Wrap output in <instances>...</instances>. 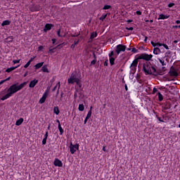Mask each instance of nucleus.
<instances>
[{"label":"nucleus","mask_w":180,"mask_h":180,"mask_svg":"<svg viewBox=\"0 0 180 180\" xmlns=\"http://www.w3.org/2000/svg\"><path fill=\"white\" fill-rule=\"evenodd\" d=\"M52 41H53V44H54V43H56V39H52Z\"/></svg>","instance_id":"obj_61"},{"label":"nucleus","mask_w":180,"mask_h":180,"mask_svg":"<svg viewBox=\"0 0 180 180\" xmlns=\"http://www.w3.org/2000/svg\"><path fill=\"white\" fill-rule=\"evenodd\" d=\"M70 47H71V49H75V44H72Z\"/></svg>","instance_id":"obj_55"},{"label":"nucleus","mask_w":180,"mask_h":180,"mask_svg":"<svg viewBox=\"0 0 180 180\" xmlns=\"http://www.w3.org/2000/svg\"><path fill=\"white\" fill-rule=\"evenodd\" d=\"M151 44L152 46H153V47H155L157 45H155V43H154V41H151Z\"/></svg>","instance_id":"obj_53"},{"label":"nucleus","mask_w":180,"mask_h":180,"mask_svg":"<svg viewBox=\"0 0 180 180\" xmlns=\"http://www.w3.org/2000/svg\"><path fill=\"white\" fill-rule=\"evenodd\" d=\"M158 96L159 102H162V101L164 100V97L162 96V94H161L160 92H158Z\"/></svg>","instance_id":"obj_20"},{"label":"nucleus","mask_w":180,"mask_h":180,"mask_svg":"<svg viewBox=\"0 0 180 180\" xmlns=\"http://www.w3.org/2000/svg\"><path fill=\"white\" fill-rule=\"evenodd\" d=\"M108 16V14L103 15L100 18V20H105V19H106V17Z\"/></svg>","instance_id":"obj_31"},{"label":"nucleus","mask_w":180,"mask_h":180,"mask_svg":"<svg viewBox=\"0 0 180 180\" xmlns=\"http://www.w3.org/2000/svg\"><path fill=\"white\" fill-rule=\"evenodd\" d=\"M47 137H49V131H46L44 136V139H47Z\"/></svg>","instance_id":"obj_46"},{"label":"nucleus","mask_w":180,"mask_h":180,"mask_svg":"<svg viewBox=\"0 0 180 180\" xmlns=\"http://www.w3.org/2000/svg\"><path fill=\"white\" fill-rule=\"evenodd\" d=\"M159 61L160 63V64H162V67L167 65V62L165 61L164 59H159Z\"/></svg>","instance_id":"obj_22"},{"label":"nucleus","mask_w":180,"mask_h":180,"mask_svg":"<svg viewBox=\"0 0 180 180\" xmlns=\"http://www.w3.org/2000/svg\"><path fill=\"white\" fill-rule=\"evenodd\" d=\"M139 60H140V58H139L136 59H134V60L131 64V67H136L137 68V64H139Z\"/></svg>","instance_id":"obj_11"},{"label":"nucleus","mask_w":180,"mask_h":180,"mask_svg":"<svg viewBox=\"0 0 180 180\" xmlns=\"http://www.w3.org/2000/svg\"><path fill=\"white\" fill-rule=\"evenodd\" d=\"M124 88H125V91H128L129 90V89L127 88V84L124 85Z\"/></svg>","instance_id":"obj_57"},{"label":"nucleus","mask_w":180,"mask_h":180,"mask_svg":"<svg viewBox=\"0 0 180 180\" xmlns=\"http://www.w3.org/2000/svg\"><path fill=\"white\" fill-rule=\"evenodd\" d=\"M23 123V118H20L15 122L16 126H20Z\"/></svg>","instance_id":"obj_17"},{"label":"nucleus","mask_w":180,"mask_h":180,"mask_svg":"<svg viewBox=\"0 0 180 180\" xmlns=\"http://www.w3.org/2000/svg\"><path fill=\"white\" fill-rule=\"evenodd\" d=\"M91 116H92V111H91V110H89L88 112V114L86 117V119H89L91 117Z\"/></svg>","instance_id":"obj_28"},{"label":"nucleus","mask_w":180,"mask_h":180,"mask_svg":"<svg viewBox=\"0 0 180 180\" xmlns=\"http://www.w3.org/2000/svg\"><path fill=\"white\" fill-rule=\"evenodd\" d=\"M126 46L124 45H122V44H119L116 46V50H115V53H117L116 57H117V56H119V54H120L121 51H126Z\"/></svg>","instance_id":"obj_4"},{"label":"nucleus","mask_w":180,"mask_h":180,"mask_svg":"<svg viewBox=\"0 0 180 180\" xmlns=\"http://www.w3.org/2000/svg\"><path fill=\"white\" fill-rule=\"evenodd\" d=\"M9 79H11V77H8L7 79H4V82H6V81H9Z\"/></svg>","instance_id":"obj_56"},{"label":"nucleus","mask_w":180,"mask_h":180,"mask_svg":"<svg viewBox=\"0 0 180 180\" xmlns=\"http://www.w3.org/2000/svg\"><path fill=\"white\" fill-rule=\"evenodd\" d=\"M46 143H47V139L44 138V139L42 140V144H43V146H45Z\"/></svg>","instance_id":"obj_35"},{"label":"nucleus","mask_w":180,"mask_h":180,"mask_svg":"<svg viewBox=\"0 0 180 180\" xmlns=\"http://www.w3.org/2000/svg\"><path fill=\"white\" fill-rule=\"evenodd\" d=\"M56 48H50L49 49V53H56Z\"/></svg>","instance_id":"obj_32"},{"label":"nucleus","mask_w":180,"mask_h":180,"mask_svg":"<svg viewBox=\"0 0 180 180\" xmlns=\"http://www.w3.org/2000/svg\"><path fill=\"white\" fill-rule=\"evenodd\" d=\"M58 127V130L60 133V135H62L63 133H64V129H63V127H61V124H59Z\"/></svg>","instance_id":"obj_25"},{"label":"nucleus","mask_w":180,"mask_h":180,"mask_svg":"<svg viewBox=\"0 0 180 180\" xmlns=\"http://www.w3.org/2000/svg\"><path fill=\"white\" fill-rule=\"evenodd\" d=\"M51 27H53V25L51 24H46L44 27V32H47L49 30H51Z\"/></svg>","instance_id":"obj_10"},{"label":"nucleus","mask_w":180,"mask_h":180,"mask_svg":"<svg viewBox=\"0 0 180 180\" xmlns=\"http://www.w3.org/2000/svg\"><path fill=\"white\" fill-rule=\"evenodd\" d=\"M127 30H133V27H126Z\"/></svg>","instance_id":"obj_51"},{"label":"nucleus","mask_w":180,"mask_h":180,"mask_svg":"<svg viewBox=\"0 0 180 180\" xmlns=\"http://www.w3.org/2000/svg\"><path fill=\"white\" fill-rule=\"evenodd\" d=\"M26 85H27V82L22 83L19 86H18L16 84H14L9 87L8 92H9L11 96H13V94H16V92L20 91V89H22L24 86H26Z\"/></svg>","instance_id":"obj_2"},{"label":"nucleus","mask_w":180,"mask_h":180,"mask_svg":"<svg viewBox=\"0 0 180 180\" xmlns=\"http://www.w3.org/2000/svg\"><path fill=\"white\" fill-rule=\"evenodd\" d=\"M108 63H109V60H106L104 63V65H105L106 67H108Z\"/></svg>","instance_id":"obj_45"},{"label":"nucleus","mask_w":180,"mask_h":180,"mask_svg":"<svg viewBox=\"0 0 180 180\" xmlns=\"http://www.w3.org/2000/svg\"><path fill=\"white\" fill-rule=\"evenodd\" d=\"M167 68L165 67L162 68V70H157L155 68V66L152 65L150 63H145L143 65V70L144 74L146 75H154L155 77H157L158 75H164V71H165Z\"/></svg>","instance_id":"obj_1"},{"label":"nucleus","mask_w":180,"mask_h":180,"mask_svg":"<svg viewBox=\"0 0 180 180\" xmlns=\"http://www.w3.org/2000/svg\"><path fill=\"white\" fill-rule=\"evenodd\" d=\"M158 120H159V122H162V123H164V120L161 119V117H158Z\"/></svg>","instance_id":"obj_48"},{"label":"nucleus","mask_w":180,"mask_h":180,"mask_svg":"<svg viewBox=\"0 0 180 180\" xmlns=\"http://www.w3.org/2000/svg\"><path fill=\"white\" fill-rule=\"evenodd\" d=\"M37 82H39V80L34 79V80L31 81L30 83V88H34V86H36V84H37Z\"/></svg>","instance_id":"obj_9"},{"label":"nucleus","mask_w":180,"mask_h":180,"mask_svg":"<svg viewBox=\"0 0 180 180\" xmlns=\"http://www.w3.org/2000/svg\"><path fill=\"white\" fill-rule=\"evenodd\" d=\"M163 44H161L160 42H158L155 44V46H158L159 47H161V46H162Z\"/></svg>","instance_id":"obj_43"},{"label":"nucleus","mask_w":180,"mask_h":180,"mask_svg":"<svg viewBox=\"0 0 180 180\" xmlns=\"http://www.w3.org/2000/svg\"><path fill=\"white\" fill-rule=\"evenodd\" d=\"M176 23L177 25H179L180 20H176Z\"/></svg>","instance_id":"obj_60"},{"label":"nucleus","mask_w":180,"mask_h":180,"mask_svg":"<svg viewBox=\"0 0 180 180\" xmlns=\"http://www.w3.org/2000/svg\"><path fill=\"white\" fill-rule=\"evenodd\" d=\"M8 25H11V21H9V20H4L1 23V26H8Z\"/></svg>","instance_id":"obj_21"},{"label":"nucleus","mask_w":180,"mask_h":180,"mask_svg":"<svg viewBox=\"0 0 180 180\" xmlns=\"http://www.w3.org/2000/svg\"><path fill=\"white\" fill-rule=\"evenodd\" d=\"M43 64H44V62L39 63L37 65H35V70H39V68H41V67H43Z\"/></svg>","instance_id":"obj_14"},{"label":"nucleus","mask_w":180,"mask_h":180,"mask_svg":"<svg viewBox=\"0 0 180 180\" xmlns=\"http://www.w3.org/2000/svg\"><path fill=\"white\" fill-rule=\"evenodd\" d=\"M91 65H95V64H96V59L93 60L91 61Z\"/></svg>","instance_id":"obj_40"},{"label":"nucleus","mask_w":180,"mask_h":180,"mask_svg":"<svg viewBox=\"0 0 180 180\" xmlns=\"http://www.w3.org/2000/svg\"><path fill=\"white\" fill-rule=\"evenodd\" d=\"M13 64H18V63H20V60H13Z\"/></svg>","instance_id":"obj_38"},{"label":"nucleus","mask_w":180,"mask_h":180,"mask_svg":"<svg viewBox=\"0 0 180 180\" xmlns=\"http://www.w3.org/2000/svg\"><path fill=\"white\" fill-rule=\"evenodd\" d=\"M103 151H106V148L105 146L103 148Z\"/></svg>","instance_id":"obj_63"},{"label":"nucleus","mask_w":180,"mask_h":180,"mask_svg":"<svg viewBox=\"0 0 180 180\" xmlns=\"http://www.w3.org/2000/svg\"><path fill=\"white\" fill-rule=\"evenodd\" d=\"M132 53H139V50L136 49V48L131 49Z\"/></svg>","instance_id":"obj_37"},{"label":"nucleus","mask_w":180,"mask_h":180,"mask_svg":"<svg viewBox=\"0 0 180 180\" xmlns=\"http://www.w3.org/2000/svg\"><path fill=\"white\" fill-rule=\"evenodd\" d=\"M18 67H19V65L8 68V69H6V72H11L13 71L14 70H16V68H18Z\"/></svg>","instance_id":"obj_16"},{"label":"nucleus","mask_w":180,"mask_h":180,"mask_svg":"<svg viewBox=\"0 0 180 180\" xmlns=\"http://www.w3.org/2000/svg\"><path fill=\"white\" fill-rule=\"evenodd\" d=\"M53 113H55L56 115H58L60 113V110L58 109V107H54Z\"/></svg>","instance_id":"obj_23"},{"label":"nucleus","mask_w":180,"mask_h":180,"mask_svg":"<svg viewBox=\"0 0 180 180\" xmlns=\"http://www.w3.org/2000/svg\"><path fill=\"white\" fill-rule=\"evenodd\" d=\"M30 65V62H27L26 65H24V68H27Z\"/></svg>","instance_id":"obj_41"},{"label":"nucleus","mask_w":180,"mask_h":180,"mask_svg":"<svg viewBox=\"0 0 180 180\" xmlns=\"http://www.w3.org/2000/svg\"><path fill=\"white\" fill-rule=\"evenodd\" d=\"M110 58V64L111 65H113L115 64V58L113 57H110L109 58Z\"/></svg>","instance_id":"obj_27"},{"label":"nucleus","mask_w":180,"mask_h":180,"mask_svg":"<svg viewBox=\"0 0 180 180\" xmlns=\"http://www.w3.org/2000/svg\"><path fill=\"white\" fill-rule=\"evenodd\" d=\"M68 84H75V82H76L77 85H78L79 88L82 87V84H81V80L78 79V77H77V75L74 73L72 74V75L70 76V78L68 79Z\"/></svg>","instance_id":"obj_3"},{"label":"nucleus","mask_w":180,"mask_h":180,"mask_svg":"<svg viewBox=\"0 0 180 180\" xmlns=\"http://www.w3.org/2000/svg\"><path fill=\"white\" fill-rule=\"evenodd\" d=\"M78 148H79V144L76 143L75 145H73L72 143H70V149L71 154H74Z\"/></svg>","instance_id":"obj_6"},{"label":"nucleus","mask_w":180,"mask_h":180,"mask_svg":"<svg viewBox=\"0 0 180 180\" xmlns=\"http://www.w3.org/2000/svg\"><path fill=\"white\" fill-rule=\"evenodd\" d=\"M11 96H11V94L8 92L7 94H6L4 96H3V97L1 98V100H2V101H5V100L8 99V98H11Z\"/></svg>","instance_id":"obj_18"},{"label":"nucleus","mask_w":180,"mask_h":180,"mask_svg":"<svg viewBox=\"0 0 180 180\" xmlns=\"http://www.w3.org/2000/svg\"><path fill=\"white\" fill-rule=\"evenodd\" d=\"M97 34H91V39H94V37H96Z\"/></svg>","instance_id":"obj_42"},{"label":"nucleus","mask_w":180,"mask_h":180,"mask_svg":"<svg viewBox=\"0 0 180 180\" xmlns=\"http://www.w3.org/2000/svg\"><path fill=\"white\" fill-rule=\"evenodd\" d=\"M112 56H115V53L113 51H111L110 53H109V58L112 57Z\"/></svg>","instance_id":"obj_44"},{"label":"nucleus","mask_w":180,"mask_h":180,"mask_svg":"<svg viewBox=\"0 0 180 180\" xmlns=\"http://www.w3.org/2000/svg\"><path fill=\"white\" fill-rule=\"evenodd\" d=\"M168 18H169V15H165L164 14H160L159 17H158V20H160V19H162V20L168 19Z\"/></svg>","instance_id":"obj_12"},{"label":"nucleus","mask_w":180,"mask_h":180,"mask_svg":"<svg viewBox=\"0 0 180 180\" xmlns=\"http://www.w3.org/2000/svg\"><path fill=\"white\" fill-rule=\"evenodd\" d=\"M169 74H170V75L172 77H178V72L176 71L175 68H174V66H172L170 68V70L169 72Z\"/></svg>","instance_id":"obj_7"},{"label":"nucleus","mask_w":180,"mask_h":180,"mask_svg":"<svg viewBox=\"0 0 180 180\" xmlns=\"http://www.w3.org/2000/svg\"><path fill=\"white\" fill-rule=\"evenodd\" d=\"M158 89H157L156 88H153V94H155V92H158Z\"/></svg>","instance_id":"obj_47"},{"label":"nucleus","mask_w":180,"mask_h":180,"mask_svg":"<svg viewBox=\"0 0 180 180\" xmlns=\"http://www.w3.org/2000/svg\"><path fill=\"white\" fill-rule=\"evenodd\" d=\"M111 8H112V6L110 5H105L103 6V9L106 11L107 9H110Z\"/></svg>","instance_id":"obj_29"},{"label":"nucleus","mask_w":180,"mask_h":180,"mask_svg":"<svg viewBox=\"0 0 180 180\" xmlns=\"http://www.w3.org/2000/svg\"><path fill=\"white\" fill-rule=\"evenodd\" d=\"M57 86H58V89H60V82H58L56 86L52 89L53 92H54L57 89Z\"/></svg>","instance_id":"obj_30"},{"label":"nucleus","mask_w":180,"mask_h":180,"mask_svg":"<svg viewBox=\"0 0 180 180\" xmlns=\"http://www.w3.org/2000/svg\"><path fill=\"white\" fill-rule=\"evenodd\" d=\"M136 15H141V11H136Z\"/></svg>","instance_id":"obj_52"},{"label":"nucleus","mask_w":180,"mask_h":180,"mask_svg":"<svg viewBox=\"0 0 180 180\" xmlns=\"http://www.w3.org/2000/svg\"><path fill=\"white\" fill-rule=\"evenodd\" d=\"M144 41L147 42V37H145Z\"/></svg>","instance_id":"obj_64"},{"label":"nucleus","mask_w":180,"mask_h":180,"mask_svg":"<svg viewBox=\"0 0 180 180\" xmlns=\"http://www.w3.org/2000/svg\"><path fill=\"white\" fill-rule=\"evenodd\" d=\"M78 109L80 112H84V109H85V108L84 107V104L79 105Z\"/></svg>","instance_id":"obj_26"},{"label":"nucleus","mask_w":180,"mask_h":180,"mask_svg":"<svg viewBox=\"0 0 180 180\" xmlns=\"http://www.w3.org/2000/svg\"><path fill=\"white\" fill-rule=\"evenodd\" d=\"M49 89L46 90V91L44 92V94L42 96V98L44 99H45V100L47 99V96H49Z\"/></svg>","instance_id":"obj_19"},{"label":"nucleus","mask_w":180,"mask_h":180,"mask_svg":"<svg viewBox=\"0 0 180 180\" xmlns=\"http://www.w3.org/2000/svg\"><path fill=\"white\" fill-rule=\"evenodd\" d=\"M44 102H46V99L41 97L39 100V103H44Z\"/></svg>","instance_id":"obj_33"},{"label":"nucleus","mask_w":180,"mask_h":180,"mask_svg":"<svg viewBox=\"0 0 180 180\" xmlns=\"http://www.w3.org/2000/svg\"><path fill=\"white\" fill-rule=\"evenodd\" d=\"M34 58H36V57H34V58H31L30 60L28 61V63H32V61H33V60H34Z\"/></svg>","instance_id":"obj_49"},{"label":"nucleus","mask_w":180,"mask_h":180,"mask_svg":"<svg viewBox=\"0 0 180 180\" xmlns=\"http://www.w3.org/2000/svg\"><path fill=\"white\" fill-rule=\"evenodd\" d=\"M53 165H55V167H63V162H61V160H60L59 159L56 158L53 162Z\"/></svg>","instance_id":"obj_8"},{"label":"nucleus","mask_w":180,"mask_h":180,"mask_svg":"<svg viewBox=\"0 0 180 180\" xmlns=\"http://www.w3.org/2000/svg\"><path fill=\"white\" fill-rule=\"evenodd\" d=\"M42 49H43V46H39L38 48L39 51H41Z\"/></svg>","instance_id":"obj_50"},{"label":"nucleus","mask_w":180,"mask_h":180,"mask_svg":"<svg viewBox=\"0 0 180 180\" xmlns=\"http://www.w3.org/2000/svg\"><path fill=\"white\" fill-rule=\"evenodd\" d=\"M162 46L165 47V49H166V50H169V47H168L167 44H162Z\"/></svg>","instance_id":"obj_39"},{"label":"nucleus","mask_w":180,"mask_h":180,"mask_svg":"<svg viewBox=\"0 0 180 180\" xmlns=\"http://www.w3.org/2000/svg\"><path fill=\"white\" fill-rule=\"evenodd\" d=\"M4 82H5V81H1V82H0V85H2V84H4Z\"/></svg>","instance_id":"obj_62"},{"label":"nucleus","mask_w":180,"mask_h":180,"mask_svg":"<svg viewBox=\"0 0 180 180\" xmlns=\"http://www.w3.org/2000/svg\"><path fill=\"white\" fill-rule=\"evenodd\" d=\"M8 39H10L9 41H12L13 40V38L12 37H8Z\"/></svg>","instance_id":"obj_54"},{"label":"nucleus","mask_w":180,"mask_h":180,"mask_svg":"<svg viewBox=\"0 0 180 180\" xmlns=\"http://www.w3.org/2000/svg\"><path fill=\"white\" fill-rule=\"evenodd\" d=\"M173 6H175V4H174V3H169V4H168V7H169V8H172Z\"/></svg>","instance_id":"obj_36"},{"label":"nucleus","mask_w":180,"mask_h":180,"mask_svg":"<svg viewBox=\"0 0 180 180\" xmlns=\"http://www.w3.org/2000/svg\"><path fill=\"white\" fill-rule=\"evenodd\" d=\"M173 28H174V29H178V25H174V26H173Z\"/></svg>","instance_id":"obj_59"},{"label":"nucleus","mask_w":180,"mask_h":180,"mask_svg":"<svg viewBox=\"0 0 180 180\" xmlns=\"http://www.w3.org/2000/svg\"><path fill=\"white\" fill-rule=\"evenodd\" d=\"M60 33H61V30L59 29V30H58V32H57V34H58V37H63V35H61Z\"/></svg>","instance_id":"obj_34"},{"label":"nucleus","mask_w":180,"mask_h":180,"mask_svg":"<svg viewBox=\"0 0 180 180\" xmlns=\"http://www.w3.org/2000/svg\"><path fill=\"white\" fill-rule=\"evenodd\" d=\"M153 53L156 55H158L160 53H161V49H160L158 47H156L153 49Z\"/></svg>","instance_id":"obj_15"},{"label":"nucleus","mask_w":180,"mask_h":180,"mask_svg":"<svg viewBox=\"0 0 180 180\" xmlns=\"http://www.w3.org/2000/svg\"><path fill=\"white\" fill-rule=\"evenodd\" d=\"M139 60H146V61H150L153 58V55L147 54V53H142L139 57Z\"/></svg>","instance_id":"obj_5"},{"label":"nucleus","mask_w":180,"mask_h":180,"mask_svg":"<svg viewBox=\"0 0 180 180\" xmlns=\"http://www.w3.org/2000/svg\"><path fill=\"white\" fill-rule=\"evenodd\" d=\"M41 71H43V72H49V69L47 68L46 65H44L41 68Z\"/></svg>","instance_id":"obj_24"},{"label":"nucleus","mask_w":180,"mask_h":180,"mask_svg":"<svg viewBox=\"0 0 180 180\" xmlns=\"http://www.w3.org/2000/svg\"><path fill=\"white\" fill-rule=\"evenodd\" d=\"M88 118H85V120H84V124H86V122H88Z\"/></svg>","instance_id":"obj_58"},{"label":"nucleus","mask_w":180,"mask_h":180,"mask_svg":"<svg viewBox=\"0 0 180 180\" xmlns=\"http://www.w3.org/2000/svg\"><path fill=\"white\" fill-rule=\"evenodd\" d=\"M136 70H137V68H136V67L130 66V74H132V75L136 74Z\"/></svg>","instance_id":"obj_13"}]
</instances>
